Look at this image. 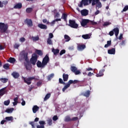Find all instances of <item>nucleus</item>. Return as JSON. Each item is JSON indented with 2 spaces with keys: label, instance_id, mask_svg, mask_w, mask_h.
<instances>
[{
  "label": "nucleus",
  "instance_id": "obj_21",
  "mask_svg": "<svg viewBox=\"0 0 128 128\" xmlns=\"http://www.w3.org/2000/svg\"><path fill=\"white\" fill-rule=\"evenodd\" d=\"M104 69H102L100 70V71L99 72V73L96 74V76H97V78H98L100 76H104Z\"/></svg>",
  "mask_w": 128,
  "mask_h": 128
},
{
  "label": "nucleus",
  "instance_id": "obj_16",
  "mask_svg": "<svg viewBox=\"0 0 128 128\" xmlns=\"http://www.w3.org/2000/svg\"><path fill=\"white\" fill-rule=\"evenodd\" d=\"M92 0H82L84 6H88L89 4H92Z\"/></svg>",
  "mask_w": 128,
  "mask_h": 128
},
{
  "label": "nucleus",
  "instance_id": "obj_45",
  "mask_svg": "<svg viewBox=\"0 0 128 128\" xmlns=\"http://www.w3.org/2000/svg\"><path fill=\"white\" fill-rule=\"evenodd\" d=\"M47 44H50L52 46V40L51 39L48 38L47 40Z\"/></svg>",
  "mask_w": 128,
  "mask_h": 128
},
{
  "label": "nucleus",
  "instance_id": "obj_47",
  "mask_svg": "<svg viewBox=\"0 0 128 128\" xmlns=\"http://www.w3.org/2000/svg\"><path fill=\"white\" fill-rule=\"evenodd\" d=\"M102 2H100V1L97 3L96 5V8H102Z\"/></svg>",
  "mask_w": 128,
  "mask_h": 128
},
{
  "label": "nucleus",
  "instance_id": "obj_33",
  "mask_svg": "<svg viewBox=\"0 0 128 128\" xmlns=\"http://www.w3.org/2000/svg\"><path fill=\"white\" fill-rule=\"evenodd\" d=\"M64 122H72V118L69 116H67L65 117Z\"/></svg>",
  "mask_w": 128,
  "mask_h": 128
},
{
  "label": "nucleus",
  "instance_id": "obj_4",
  "mask_svg": "<svg viewBox=\"0 0 128 128\" xmlns=\"http://www.w3.org/2000/svg\"><path fill=\"white\" fill-rule=\"evenodd\" d=\"M8 30V24L0 22V32L2 34L6 32Z\"/></svg>",
  "mask_w": 128,
  "mask_h": 128
},
{
  "label": "nucleus",
  "instance_id": "obj_40",
  "mask_svg": "<svg viewBox=\"0 0 128 128\" xmlns=\"http://www.w3.org/2000/svg\"><path fill=\"white\" fill-rule=\"evenodd\" d=\"M47 122L48 126H52V118H49L47 120Z\"/></svg>",
  "mask_w": 128,
  "mask_h": 128
},
{
  "label": "nucleus",
  "instance_id": "obj_42",
  "mask_svg": "<svg viewBox=\"0 0 128 128\" xmlns=\"http://www.w3.org/2000/svg\"><path fill=\"white\" fill-rule=\"evenodd\" d=\"M32 12V8H28L26 9V12L27 14H30Z\"/></svg>",
  "mask_w": 128,
  "mask_h": 128
},
{
  "label": "nucleus",
  "instance_id": "obj_48",
  "mask_svg": "<svg viewBox=\"0 0 128 128\" xmlns=\"http://www.w3.org/2000/svg\"><path fill=\"white\" fill-rule=\"evenodd\" d=\"M128 10V6H126L123 8L122 10L121 11V12H126Z\"/></svg>",
  "mask_w": 128,
  "mask_h": 128
},
{
  "label": "nucleus",
  "instance_id": "obj_11",
  "mask_svg": "<svg viewBox=\"0 0 128 128\" xmlns=\"http://www.w3.org/2000/svg\"><path fill=\"white\" fill-rule=\"evenodd\" d=\"M36 66L38 68H46V66L42 62H41L40 60H38L36 62Z\"/></svg>",
  "mask_w": 128,
  "mask_h": 128
},
{
  "label": "nucleus",
  "instance_id": "obj_8",
  "mask_svg": "<svg viewBox=\"0 0 128 128\" xmlns=\"http://www.w3.org/2000/svg\"><path fill=\"white\" fill-rule=\"evenodd\" d=\"M48 62H50V57H48V56L46 54L44 58H43L42 60V62L46 66L48 64Z\"/></svg>",
  "mask_w": 128,
  "mask_h": 128
},
{
  "label": "nucleus",
  "instance_id": "obj_6",
  "mask_svg": "<svg viewBox=\"0 0 128 128\" xmlns=\"http://www.w3.org/2000/svg\"><path fill=\"white\" fill-rule=\"evenodd\" d=\"M68 26L72 28H78V24L76 22V20H70Z\"/></svg>",
  "mask_w": 128,
  "mask_h": 128
},
{
  "label": "nucleus",
  "instance_id": "obj_49",
  "mask_svg": "<svg viewBox=\"0 0 128 128\" xmlns=\"http://www.w3.org/2000/svg\"><path fill=\"white\" fill-rule=\"evenodd\" d=\"M8 4V0H3L2 2V6H6V4Z\"/></svg>",
  "mask_w": 128,
  "mask_h": 128
},
{
  "label": "nucleus",
  "instance_id": "obj_22",
  "mask_svg": "<svg viewBox=\"0 0 128 128\" xmlns=\"http://www.w3.org/2000/svg\"><path fill=\"white\" fill-rule=\"evenodd\" d=\"M61 18L62 20H64V22H68V20H67V18H68L67 14H66V13H64L62 16Z\"/></svg>",
  "mask_w": 128,
  "mask_h": 128
},
{
  "label": "nucleus",
  "instance_id": "obj_13",
  "mask_svg": "<svg viewBox=\"0 0 128 128\" xmlns=\"http://www.w3.org/2000/svg\"><path fill=\"white\" fill-rule=\"evenodd\" d=\"M112 30L114 32L115 34L116 37L118 38V34H120V29L116 27L114 28Z\"/></svg>",
  "mask_w": 128,
  "mask_h": 128
},
{
  "label": "nucleus",
  "instance_id": "obj_63",
  "mask_svg": "<svg viewBox=\"0 0 128 128\" xmlns=\"http://www.w3.org/2000/svg\"><path fill=\"white\" fill-rule=\"evenodd\" d=\"M20 48V44H15L14 45V48Z\"/></svg>",
  "mask_w": 128,
  "mask_h": 128
},
{
  "label": "nucleus",
  "instance_id": "obj_28",
  "mask_svg": "<svg viewBox=\"0 0 128 128\" xmlns=\"http://www.w3.org/2000/svg\"><path fill=\"white\" fill-rule=\"evenodd\" d=\"M52 52L54 53V56H56V54H58V52H60V50L54 49V48H53L52 49Z\"/></svg>",
  "mask_w": 128,
  "mask_h": 128
},
{
  "label": "nucleus",
  "instance_id": "obj_32",
  "mask_svg": "<svg viewBox=\"0 0 128 128\" xmlns=\"http://www.w3.org/2000/svg\"><path fill=\"white\" fill-rule=\"evenodd\" d=\"M36 52L38 54V56H40L44 54L42 50H36Z\"/></svg>",
  "mask_w": 128,
  "mask_h": 128
},
{
  "label": "nucleus",
  "instance_id": "obj_39",
  "mask_svg": "<svg viewBox=\"0 0 128 128\" xmlns=\"http://www.w3.org/2000/svg\"><path fill=\"white\" fill-rule=\"evenodd\" d=\"M54 76V74H50L48 75L47 77L48 80H51L52 78Z\"/></svg>",
  "mask_w": 128,
  "mask_h": 128
},
{
  "label": "nucleus",
  "instance_id": "obj_2",
  "mask_svg": "<svg viewBox=\"0 0 128 128\" xmlns=\"http://www.w3.org/2000/svg\"><path fill=\"white\" fill-rule=\"evenodd\" d=\"M81 26H82L84 27L88 24H92V26H96V24H98V23L96 22H94L92 20H89L88 19H83L81 22Z\"/></svg>",
  "mask_w": 128,
  "mask_h": 128
},
{
  "label": "nucleus",
  "instance_id": "obj_52",
  "mask_svg": "<svg viewBox=\"0 0 128 128\" xmlns=\"http://www.w3.org/2000/svg\"><path fill=\"white\" fill-rule=\"evenodd\" d=\"M52 120L54 122H56L58 120V116H54L52 118Z\"/></svg>",
  "mask_w": 128,
  "mask_h": 128
},
{
  "label": "nucleus",
  "instance_id": "obj_18",
  "mask_svg": "<svg viewBox=\"0 0 128 128\" xmlns=\"http://www.w3.org/2000/svg\"><path fill=\"white\" fill-rule=\"evenodd\" d=\"M108 52L109 54H116V48L108 50Z\"/></svg>",
  "mask_w": 128,
  "mask_h": 128
},
{
  "label": "nucleus",
  "instance_id": "obj_19",
  "mask_svg": "<svg viewBox=\"0 0 128 128\" xmlns=\"http://www.w3.org/2000/svg\"><path fill=\"white\" fill-rule=\"evenodd\" d=\"M38 28H41L42 30H46L48 28V26L46 25H44V24H39L38 26Z\"/></svg>",
  "mask_w": 128,
  "mask_h": 128
},
{
  "label": "nucleus",
  "instance_id": "obj_29",
  "mask_svg": "<svg viewBox=\"0 0 128 128\" xmlns=\"http://www.w3.org/2000/svg\"><path fill=\"white\" fill-rule=\"evenodd\" d=\"M5 120H6V122H12L14 120V117L10 116H6L5 118Z\"/></svg>",
  "mask_w": 128,
  "mask_h": 128
},
{
  "label": "nucleus",
  "instance_id": "obj_38",
  "mask_svg": "<svg viewBox=\"0 0 128 128\" xmlns=\"http://www.w3.org/2000/svg\"><path fill=\"white\" fill-rule=\"evenodd\" d=\"M90 92L89 90H87L84 92V94H83V96H86V98H88V96H90Z\"/></svg>",
  "mask_w": 128,
  "mask_h": 128
},
{
  "label": "nucleus",
  "instance_id": "obj_35",
  "mask_svg": "<svg viewBox=\"0 0 128 128\" xmlns=\"http://www.w3.org/2000/svg\"><path fill=\"white\" fill-rule=\"evenodd\" d=\"M69 82L70 83V84H78V80H70Z\"/></svg>",
  "mask_w": 128,
  "mask_h": 128
},
{
  "label": "nucleus",
  "instance_id": "obj_15",
  "mask_svg": "<svg viewBox=\"0 0 128 128\" xmlns=\"http://www.w3.org/2000/svg\"><path fill=\"white\" fill-rule=\"evenodd\" d=\"M22 8V3L16 4L14 6V8L20 10Z\"/></svg>",
  "mask_w": 128,
  "mask_h": 128
},
{
  "label": "nucleus",
  "instance_id": "obj_9",
  "mask_svg": "<svg viewBox=\"0 0 128 128\" xmlns=\"http://www.w3.org/2000/svg\"><path fill=\"white\" fill-rule=\"evenodd\" d=\"M77 48H78V50H80L82 52L86 48V44H79L78 45Z\"/></svg>",
  "mask_w": 128,
  "mask_h": 128
},
{
  "label": "nucleus",
  "instance_id": "obj_3",
  "mask_svg": "<svg viewBox=\"0 0 128 128\" xmlns=\"http://www.w3.org/2000/svg\"><path fill=\"white\" fill-rule=\"evenodd\" d=\"M22 78L24 80V82H25V84H26L28 86H30V84H32V80H38V78H36V76L32 77H29L28 78L22 77Z\"/></svg>",
  "mask_w": 128,
  "mask_h": 128
},
{
  "label": "nucleus",
  "instance_id": "obj_51",
  "mask_svg": "<svg viewBox=\"0 0 128 128\" xmlns=\"http://www.w3.org/2000/svg\"><path fill=\"white\" fill-rule=\"evenodd\" d=\"M10 100H6L4 102V106H8V104H10Z\"/></svg>",
  "mask_w": 128,
  "mask_h": 128
},
{
  "label": "nucleus",
  "instance_id": "obj_56",
  "mask_svg": "<svg viewBox=\"0 0 128 128\" xmlns=\"http://www.w3.org/2000/svg\"><path fill=\"white\" fill-rule=\"evenodd\" d=\"M59 82L62 84H66V82H64V80H62V79L60 78H59Z\"/></svg>",
  "mask_w": 128,
  "mask_h": 128
},
{
  "label": "nucleus",
  "instance_id": "obj_17",
  "mask_svg": "<svg viewBox=\"0 0 128 128\" xmlns=\"http://www.w3.org/2000/svg\"><path fill=\"white\" fill-rule=\"evenodd\" d=\"M81 14L83 16H86L88 14V10H81Z\"/></svg>",
  "mask_w": 128,
  "mask_h": 128
},
{
  "label": "nucleus",
  "instance_id": "obj_60",
  "mask_svg": "<svg viewBox=\"0 0 128 128\" xmlns=\"http://www.w3.org/2000/svg\"><path fill=\"white\" fill-rule=\"evenodd\" d=\"M20 40L21 42H24L26 41V38H24V37H22L20 38Z\"/></svg>",
  "mask_w": 128,
  "mask_h": 128
},
{
  "label": "nucleus",
  "instance_id": "obj_10",
  "mask_svg": "<svg viewBox=\"0 0 128 128\" xmlns=\"http://www.w3.org/2000/svg\"><path fill=\"white\" fill-rule=\"evenodd\" d=\"M40 120V118H36L34 119V120L33 122H30L29 124L32 126V128H36V126H34V124H36V122H38Z\"/></svg>",
  "mask_w": 128,
  "mask_h": 128
},
{
  "label": "nucleus",
  "instance_id": "obj_59",
  "mask_svg": "<svg viewBox=\"0 0 128 128\" xmlns=\"http://www.w3.org/2000/svg\"><path fill=\"white\" fill-rule=\"evenodd\" d=\"M60 13L56 12V14H55L54 18H60Z\"/></svg>",
  "mask_w": 128,
  "mask_h": 128
},
{
  "label": "nucleus",
  "instance_id": "obj_64",
  "mask_svg": "<svg viewBox=\"0 0 128 128\" xmlns=\"http://www.w3.org/2000/svg\"><path fill=\"white\" fill-rule=\"evenodd\" d=\"M42 82H38L36 83L37 86H40L42 84Z\"/></svg>",
  "mask_w": 128,
  "mask_h": 128
},
{
  "label": "nucleus",
  "instance_id": "obj_24",
  "mask_svg": "<svg viewBox=\"0 0 128 128\" xmlns=\"http://www.w3.org/2000/svg\"><path fill=\"white\" fill-rule=\"evenodd\" d=\"M62 78L64 82H68V74L64 73L62 75Z\"/></svg>",
  "mask_w": 128,
  "mask_h": 128
},
{
  "label": "nucleus",
  "instance_id": "obj_58",
  "mask_svg": "<svg viewBox=\"0 0 128 128\" xmlns=\"http://www.w3.org/2000/svg\"><path fill=\"white\" fill-rule=\"evenodd\" d=\"M108 34H109V36H114V30L110 31L109 32Z\"/></svg>",
  "mask_w": 128,
  "mask_h": 128
},
{
  "label": "nucleus",
  "instance_id": "obj_5",
  "mask_svg": "<svg viewBox=\"0 0 128 128\" xmlns=\"http://www.w3.org/2000/svg\"><path fill=\"white\" fill-rule=\"evenodd\" d=\"M38 55L34 53L32 54V58L30 59V62L33 66H36V62H38Z\"/></svg>",
  "mask_w": 128,
  "mask_h": 128
},
{
  "label": "nucleus",
  "instance_id": "obj_53",
  "mask_svg": "<svg viewBox=\"0 0 128 128\" xmlns=\"http://www.w3.org/2000/svg\"><path fill=\"white\" fill-rule=\"evenodd\" d=\"M78 120V117H74L72 118H71V122H76Z\"/></svg>",
  "mask_w": 128,
  "mask_h": 128
},
{
  "label": "nucleus",
  "instance_id": "obj_36",
  "mask_svg": "<svg viewBox=\"0 0 128 128\" xmlns=\"http://www.w3.org/2000/svg\"><path fill=\"white\" fill-rule=\"evenodd\" d=\"M0 80L2 82H3V84H6V82H8V79L6 78H0Z\"/></svg>",
  "mask_w": 128,
  "mask_h": 128
},
{
  "label": "nucleus",
  "instance_id": "obj_26",
  "mask_svg": "<svg viewBox=\"0 0 128 128\" xmlns=\"http://www.w3.org/2000/svg\"><path fill=\"white\" fill-rule=\"evenodd\" d=\"M82 36L84 40H88L89 38H90V34H83Z\"/></svg>",
  "mask_w": 128,
  "mask_h": 128
},
{
  "label": "nucleus",
  "instance_id": "obj_61",
  "mask_svg": "<svg viewBox=\"0 0 128 128\" xmlns=\"http://www.w3.org/2000/svg\"><path fill=\"white\" fill-rule=\"evenodd\" d=\"M112 23H110L109 22H105L104 24V26H110Z\"/></svg>",
  "mask_w": 128,
  "mask_h": 128
},
{
  "label": "nucleus",
  "instance_id": "obj_20",
  "mask_svg": "<svg viewBox=\"0 0 128 128\" xmlns=\"http://www.w3.org/2000/svg\"><path fill=\"white\" fill-rule=\"evenodd\" d=\"M32 112L34 114H36V112H38L40 110V107H38V106L35 105L32 108Z\"/></svg>",
  "mask_w": 128,
  "mask_h": 128
},
{
  "label": "nucleus",
  "instance_id": "obj_23",
  "mask_svg": "<svg viewBox=\"0 0 128 128\" xmlns=\"http://www.w3.org/2000/svg\"><path fill=\"white\" fill-rule=\"evenodd\" d=\"M24 66L26 70H32V64L29 62H27L24 64Z\"/></svg>",
  "mask_w": 128,
  "mask_h": 128
},
{
  "label": "nucleus",
  "instance_id": "obj_31",
  "mask_svg": "<svg viewBox=\"0 0 128 128\" xmlns=\"http://www.w3.org/2000/svg\"><path fill=\"white\" fill-rule=\"evenodd\" d=\"M110 46H112V40L107 41V44L104 45V48H107Z\"/></svg>",
  "mask_w": 128,
  "mask_h": 128
},
{
  "label": "nucleus",
  "instance_id": "obj_25",
  "mask_svg": "<svg viewBox=\"0 0 128 128\" xmlns=\"http://www.w3.org/2000/svg\"><path fill=\"white\" fill-rule=\"evenodd\" d=\"M70 86V84L69 82H68L67 84H66L62 89V92H66V90Z\"/></svg>",
  "mask_w": 128,
  "mask_h": 128
},
{
  "label": "nucleus",
  "instance_id": "obj_44",
  "mask_svg": "<svg viewBox=\"0 0 128 128\" xmlns=\"http://www.w3.org/2000/svg\"><path fill=\"white\" fill-rule=\"evenodd\" d=\"M92 6H96V4H97L98 2H100V0H92Z\"/></svg>",
  "mask_w": 128,
  "mask_h": 128
},
{
  "label": "nucleus",
  "instance_id": "obj_12",
  "mask_svg": "<svg viewBox=\"0 0 128 128\" xmlns=\"http://www.w3.org/2000/svg\"><path fill=\"white\" fill-rule=\"evenodd\" d=\"M39 124L40 125L36 126V128H44V124H46V122L44 121H39Z\"/></svg>",
  "mask_w": 128,
  "mask_h": 128
},
{
  "label": "nucleus",
  "instance_id": "obj_41",
  "mask_svg": "<svg viewBox=\"0 0 128 128\" xmlns=\"http://www.w3.org/2000/svg\"><path fill=\"white\" fill-rule=\"evenodd\" d=\"M5 70H10V64H6L3 66Z\"/></svg>",
  "mask_w": 128,
  "mask_h": 128
},
{
  "label": "nucleus",
  "instance_id": "obj_55",
  "mask_svg": "<svg viewBox=\"0 0 128 128\" xmlns=\"http://www.w3.org/2000/svg\"><path fill=\"white\" fill-rule=\"evenodd\" d=\"M74 74L76 76L78 74H80V70H76V72H74Z\"/></svg>",
  "mask_w": 128,
  "mask_h": 128
},
{
  "label": "nucleus",
  "instance_id": "obj_30",
  "mask_svg": "<svg viewBox=\"0 0 128 128\" xmlns=\"http://www.w3.org/2000/svg\"><path fill=\"white\" fill-rule=\"evenodd\" d=\"M64 40H66L65 42H70V36L66 34H65L64 36Z\"/></svg>",
  "mask_w": 128,
  "mask_h": 128
},
{
  "label": "nucleus",
  "instance_id": "obj_27",
  "mask_svg": "<svg viewBox=\"0 0 128 128\" xmlns=\"http://www.w3.org/2000/svg\"><path fill=\"white\" fill-rule=\"evenodd\" d=\"M8 62H10V64H14V62H16V58L10 57L8 60Z\"/></svg>",
  "mask_w": 128,
  "mask_h": 128
},
{
  "label": "nucleus",
  "instance_id": "obj_54",
  "mask_svg": "<svg viewBox=\"0 0 128 128\" xmlns=\"http://www.w3.org/2000/svg\"><path fill=\"white\" fill-rule=\"evenodd\" d=\"M66 54V50H62L60 52V56H62V54Z\"/></svg>",
  "mask_w": 128,
  "mask_h": 128
},
{
  "label": "nucleus",
  "instance_id": "obj_37",
  "mask_svg": "<svg viewBox=\"0 0 128 128\" xmlns=\"http://www.w3.org/2000/svg\"><path fill=\"white\" fill-rule=\"evenodd\" d=\"M50 98V93L47 94L44 98V102L48 100Z\"/></svg>",
  "mask_w": 128,
  "mask_h": 128
},
{
  "label": "nucleus",
  "instance_id": "obj_50",
  "mask_svg": "<svg viewBox=\"0 0 128 128\" xmlns=\"http://www.w3.org/2000/svg\"><path fill=\"white\" fill-rule=\"evenodd\" d=\"M32 40L34 42H36V40H40V38L38 36L32 37Z\"/></svg>",
  "mask_w": 128,
  "mask_h": 128
},
{
  "label": "nucleus",
  "instance_id": "obj_57",
  "mask_svg": "<svg viewBox=\"0 0 128 128\" xmlns=\"http://www.w3.org/2000/svg\"><path fill=\"white\" fill-rule=\"evenodd\" d=\"M42 22H44V24L46 23L47 24H50V22L48 21L46 19H44L42 20Z\"/></svg>",
  "mask_w": 128,
  "mask_h": 128
},
{
  "label": "nucleus",
  "instance_id": "obj_34",
  "mask_svg": "<svg viewBox=\"0 0 128 128\" xmlns=\"http://www.w3.org/2000/svg\"><path fill=\"white\" fill-rule=\"evenodd\" d=\"M14 109V108H8L6 110V112L8 114H12Z\"/></svg>",
  "mask_w": 128,
  "mask_h": 128
},
{
  "label": "nucleus",
  "instance_id": "obj_62",
  "mask_svg": "<svg viewBox=\"0 0 128 128\" xmlns=\"http://www.w3.org/2000/svg\"><path fill=\"white\" fill-rule=\"evenodd\" d=\"M54 38V34H52V33L49 34V36L48 38H50V40L51 38Z\"/></svg>",
  "mask_w": 128,
  "mask_h": 128
},
{
  "label": "nucleus",
  "instance_id": "obj_1",
  "mask_svg": "<svg viewBox=\"0 0 128 128\" xmlns=\"http://www.w3.org/2000/svg\"><path fill=\"white\" fill-rule=\"evenodd\" d=\"M28 53L26 52V50H22L20 54L19 60H24L26 62H28Z\"/></svg>",
  "mask_w": 128,
  "mask_h": 128
},
{
  "label": "nucleus",
  "instance_id": "obj_7",
  "mask_svg": "<svg viewBox=\"0 0 128 128\" xmlns=\"http://www.w3.org/2000/svg\"><path fill=\"white\" fill-rule=\"evenodd\" d=\"M24 24H27L28 28H32L34 24H32V19L26 18L24 21Z\"/></svg>",
  "mask_w": 128,
  "mask_h": 128
},
{
  "label": "nucleus",
  "instance_id": "obj_43",
  "mask_svg": "<svg viewBox=\"0 0 128 128\" xmlns=\"http://www.w3.org/2000/svg\"><path fill=\"white\" fill-rule=\"evenodd\" d=\"M77 70L78 68H76V67L74 66H72L70 68V70H72V72H74Z\"/></svg>",
  "mask_w": 128,
  "mask_h": 128
},
{
  "label": "nucleus",
  "instance_id": "obj_14",
  "mask_svg": "<svg viewBox=\"0 0 128 128\" xmlns=\"http://www.w3.org/2000/svg\"><path fill=\"white\" fill-rule=\"evenodd\" d=\"M11 75L12 76H13V78L15 79L18 78H20V74H18V72H14Z\"/></svg>",
  "mask_w": 128,
  "mask_h": 128
},
{
  "label": "nucleus",
  "instance_id": "obj_46",
  "mask_svg": "<svg viewBox=\"0 0 128 128\" xmlns=\"http://www.w3.org/2000/svg\"><path fill=\"white\" fill-rule=\"evenodd\" d=\"M6 90V88H2V89L0 90V94H6V92L4 91Z\"/></svg>",
  "mask_w": 128,
  "mask_h": 128
}]
</instances>
